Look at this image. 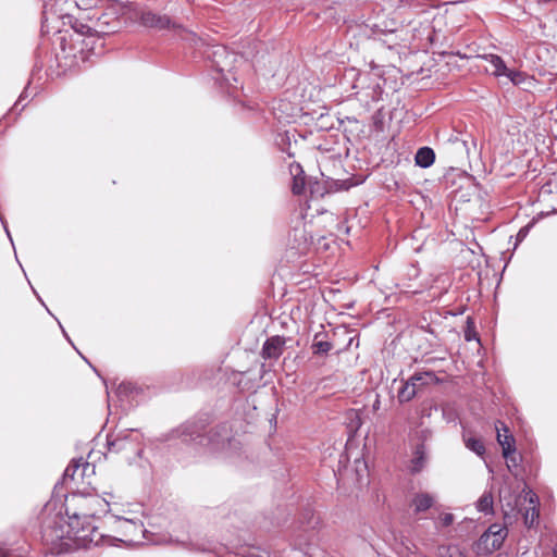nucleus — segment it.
Returning a JSON list of instances; mask_svg holds the SVG:
<instances>
[{"mask_svg":"<svg viewBox=\"0 0 557 557\" xmlns=\"http://www.w3.org/2000/svg\"><path fill=\"white\" fill-rule=\"evenodd\" d=\"M499 500L504 521L506 524H513L519 517L523 518L528 528L534 527L540 517L537 495L530 488L524 487L521 492L502 490Z\"/></svg>","mask_w":557,"mask_h":557,"instance_id":"obj_1","label":"nucleus"},{"mask_svg":"<svg viewBox=\"0 0 557 557\" xmlns=\"http://www.w3.org/2000/svg\"><path fill=\"white\" fill-rule=\"evenodd\" d=\"M66 515L69 517V521H65L64 517L60 513H55L44 521L41 537L47 544L55 545L63 539L87 537V534H85V525L83 524L82 528H78L76 520L71 519L72 513H70L69 508H66Z\"/></svg>","mask_w":557,"mask_h":557,"instance_id":"obj_2","label":"nucleus"},{"mask_svg":"<svg viewBox=\"0 0 557 557\" xmlns=\"http://www.w3.org/2000/svg\"><path fill=\"white\" fill-rule=\"evenodd\" d=\"M79 511H73L71 519H75L79 524V520L83 519L86 531L89 529V518L96 517L98 513L106 511L108 503L96 496V495H73L71 499Z\"/></svg>","mask_w":557,"mask_h":557,"instance_id":"obj_3","label":"nucleus"},{"mask_svg":"<svg viewBox=\"0 0 557 557\" xmlns=\"http://www.w3.org/2000/svg\"><path fill=\"white\" fill-rule=\"evenodd\" d=\"M139 24L147 28H152L156 30H164V29H181L184 35H181L183 39L190 40L194 44L200 41L201 39L196 36L195 33L185 30L172 21L170 16L166 14L157 13L152 10H143L138 14Z\"/></svg>","mask_w":557,"mask_h":557,"instance_id":"obj_4","label":"nucleus"},{"mask_svg":"<svg viewBox=\"0 0 557 557\" xmlns=\"http://www.w3.org/2000/svg\"><path fill=\"white\" fill-rule=\"evenodd\" d=\"M216 432L206 431L203 422L189 421L181 426L180 436L184 443L196 444L200 446H212L216 448L220 441L215 438Z\"/></svg>","mask_w":557,"mask_h":557,"instance_id":"obj_5","label":"nucleus"},{"mask_svg":"<svg viewBox=\"0 0 557 557\" xmlns=\"http://www.w3.org/2000/svg\"><path fill=\"white\" fill-rule=\"evenodd\" d=\"M140 435L136 430L126 429L107 436L108 450L110 453H121L129 450L134 454L140 453Z\"/></svg>","mask_w":557,"mask_h":557,"instance_id":"obj_6","label":"nucleus"},{"mask_svg":"<svg viewBox=\"0 0 557 557\" xmlns=\"http://www.w3.org/2000/svg\"><path fill=\"white\" fill-rule=\"evenodd\" d=\"M203 53L208 59H211L212 66L219 74L215 79L227 81L225 73L230 72L234 54H231L224 46L220 45L208 47Z\"/></svg>","mask_w":557,"mask_h":557,"instance_id":"obj_7","label":"nucleus"},{"mask_svg":"<svg viewBox=\"0 0 557 557\" xmlns=\"http://www.w3.org/2000/svg\"><path fill=\"white\" fill-rule=\"evenodd\" d=\"M86 18L90 22L95 21L92 26H87V32L92 29L101 34L114 33L116 24L119 23L110 14L100 12L99 9L92 12V14H87Z\"/></svg>","mask_w":557,"mask_h":557,"instance_id":"obj_8","label":"nucleus"},{"mask_svg":"<svg viewBox=\"0 0 557 557\" xmlns=\"http://www.w3.org/2000/svg\"><path fill=\"white\" fill-rule=\"evenodd\" d=\"M115 519L119 523V530L122 531L126 537H128V541H135L137 535L146 537V529L144 528L141 520L120 516H116Z\"/></svg>","mask_w":557,"mask_h":557,"instance_id":"obj_9","label":"nucleus"},{"mask_svg":"<svg viewBox=\"0 0 557 557\" xmlns=\"http://www.w3.org/2000/svg\"><path fill=\"white\" fill-rule=\"evenodd\" d=\"M73 0H44V16L48 18V14L63 17L71 14Z\"/></svg>","mask_w":557,"mask_h":557,"instance_id":"obj_10","label":"nucleus"},{"mask_svg":"<svg viewBox=\"0 0 557 557\" xmlns=\"http://www.w3.org/2000/svg\"><path fill=\"white\" fill-rule=\"evenodd\" d=\"M285 341L280 336H273L265 341L262 347V357L264 359H278L283 352Z\"/></svg>","mask_w":557,"mask_h":557,"instance_id":"obj_11","label":"nucleus"},{"mask_svg":"<svg viewBox=\"0 0 557 557\" xmlns=\"http://www.w3.org/2000/svg\"><path fill=\"white\" fill-rule=\"evenodd\" d=\"M418 376H410L407 381H404L397 393V398L400 404L410 401L419 392L418 388Z\"/></svg>","mask_w":557,"mask_h":557,"instance_id":"obj_12","label":"nucleus"},{"mask_svg":"<svg viewBox=\"0 0 557 557\" xmlns=\"http://www.w3.org/2000/svg\"><path fill=\"white\" fill-rule=\"evenodd\" d=\"M289 171L293 176L292 191L295 195H301L306 187L305 172L298 163L292 164Z\"/></svg>","mask_w":557,"mask_h":557,"instance_id":"obj_13","label":"nucleus"},{"mask_svg":"<svg viewBox=\"0 0 557 557\" xmlns=\"http://www.w3.org/2000/svg\"><path fill=\"white\" fill-rule=\"evenodd\" d=\"M503 425V430H504V434L500 433V430L498 428H496L497 430V441L499 443V445L502 446L503 448V455L505 458H508L509 455H513L515 451H516V448H515V438L511 434H508L509 430L507 429V426L502 423Z\"/></svg>","mask_w":557,"mask_h":557,"instance_id":"obj_14","label":"nucleus"},{"mask_svg":"<svg viewBox=\"0 0 557 557\" xmlns=\"http://www.w3.org/2000/svg\"><path fill=\"white\" fill-rule=\"evenodd\" d=\"M434 504V497L429 493H418L411 499L414 513L424 512Z\"/></svg>","mask_w":557,"mask_h":557,"instance_id":"obj_15","label":"nucleus"},{"mask_svg":"<svg viewBox=\"0 0 557 557\" xmlns=\"http://www.w3.org/2000/svg\"><path fill=\"white\" fill-rule=\"evenodd\" d=\"M414 161L420 168L426 169L434 163L435 153L430 147H421L416 153Z\"/></svg>","mask_w":557,"mask_h":557,"instance_id":"obj_16","label":"nucleus"},{"mask_svg":"<svg viewBox=\"0 0 557 557\" xmlns=\"http://www.w3.org/2000/svg\"><path fill=\"white\" fill-rule=\"evenodd\" d=\"M483 59L491 64L492 74L496 77L504 76V74L507 73L508 67L499 55L490 53L485 54Z\"/></svg>","mask_w":557,"mask_h":557,"instance_id":"obj_17","label":"nucleus"},{"mask_svg":"<svg viewBox=\"0 0 557 557\" xmlns=\"http://www.w3.org/2000/svg\"><path fill=\"white\" fill-rule=\"evenodd\" d=\"M494 500H493V494L491 491H485L478 502L475 503L476 510L479 512H482L484 515L493 513L494 511Z\"/></svg>","mask_w":557,"mask_h":557,"instance_id":"obj_18","label":"nucleus"},{"mask_svg":"<svg viewBox=\"0 0 557 557\" xmlns=\"http://www.w3.org/2000/svg\"><path fill=\"white\" fill-rule=\"evenodd\" d=\"M426 462V451L425 446L423 444H419L416 446L413 458L411 460V471L419 472L422 470Z\"/></svg>","mask_w":557,"mask_h":557,"instance_id":"obj_19","label":"nucleus"},{"mask_svg":"<svg viewBox=\"0 0 557 557\" xmlns=\"http://www.w3.org/2000/svg\"><path fill=\"white\" fill-rule=\"evenodd\" d=\"M466 447L475 453L478 456H483L485 453V446L482 440L476 437H463Z\"/></svg>","mask_w":557,"mask_h":557,"instance_id":"obj_20","label":"nucleus"},{"mask_svg":"<svg viewBox=\"0 0 557 557\" xmlns=\"http://www.w3.org/2000/svg\"><path fill=\"white\" fill-rule=\"evenodd\" d=\"M412 376H418V388L420 389L423 385L437 383L438 379L433 371L416 372Z\"/></svg>","mask_w":557,"mask_h":557,"instance_id":"obj_21","label":"nucleus"},{"mask_svg":"<svg viewBox=\"0 0 557 557\" xmlns=\"http://www.w3.org/2000/svg\"><path fill=\"white\" fill-rule=\"evenodd\" d=\"M101 2H103V0H73V8L81 11H96Z\"/></svg>","mask_w":557,"mask_h":557,"instance_id":"obj_22","label":"nucleus"},{"mask_svg":"<svg viewBox=\"0 0 557 557\" xmlns=\"http://www.w3.org/2000/svg\"><path fill=\"white\" fill-rule=\"evenodd\" d=\"M491 539L492 536L484 532L475 543V552L480 555L492 554V552H485V549H483V546L488 547L491 545Z\"/></svg>","mask_w":557,"mask_h":557,"instance_id":"obj_23","label":"nucleus"},{"mask_svg":"<svg viewBox=\"0 0 557 557\" xmlns=\"http://www.w3.org/2000/svg\"><path fill=\"white\" fill-rule=\"evenodd\" d=\"M507 536V532L506 533H498L496 534V536H493L491 540V545L487 547V546H483V549H485V552H494L496 549H499L500 546L503 545L504 543V540L506 539Z\"/></svg>","mask_w":557,"mask_h":557,"instance_id":"obj_24","label":"nucleus"},{"mask_svg":"<svg viewBox=\"0 0 557 557\" xmlns=\"http://www.w3.org/2000/svg\"><path fill=\"white\" fill-rule=\"evenodd\" d=\"M313 354H327L332 349V344L326 341L314 339L312 344Z\"/></svg>","mask_w":557,"mask_h":557,"instance_id":"obj_25","label":"nucleus"},{"mask_svg":"<svg viewBox=\"0 0 557 557\" xmlns=\"http://www.w3.org/2000/svg\"><path fill=\"white\" fill-rule=\"evenodd\" d=\"M309 190L312 197H322L325 194V188L318 181L309 183Z\"/></svg>","mask_w":557,"mask_h":557,"instance_id":"obj_26","label":"nucleus"},{"mask_svg":"<svg viewBox=\"0 0 557 557\" xmlns=\"http://www.w3.org/2000/svg\"><path fill=\"white\" fill-rule=\"evenodd\" d=\"M82 465L79 463V461H75L73 460L67 467L66 469L64 470V478L67 479V478H71L73 479L76 471L78 470V468L81 467Z\"/></svg>","mask_w":557,"mask_h":557,"instance_id":"obj_27","label":"nucleus"},{"mask_svg":"<svg viewBox=\"0 0 557 557\" xmlns=\"http://www.w3.org/2000/svg\"><path fill=\"white\" fill-rule=\"evenodd\" d=\"M504 76L508 77L515 85H518L522 82L523 74L519 71L507 69V73Z\"/></svg>","mask_w":557,"mask_h":557,"instance_id":"obj_28","label":"nucleus"},{"mask_svg":"<svg viewBox=\"0 0 557 557\" xmlns=\"http://www.w3.org/2000/svg\"><path fill=\"white\" fill-rule=\"evenodd\" d=\"M506 532H507V529L497 523L490 525L488 529L485 531V533H487L492 537L496 536V534H498V533H506Z\"/></svg>","mask_w":557,"mask_h":557,"instance_id":"obj_29","label":"nucleus"},{"mask_svg":"<svg viewBox=\"0 0 557 557\" xmlns=\"http://www.w3.org/2000/svg\"><path fill=\"white\" fill-rule=\"evenodd\" d=\"M454 522L453 513H445L441 517V523L443 527H449Z\"/></svg>","mask_w":557,"mask_h":557,"instance_id":"obj_30","label":"nucleus"},{"mask_svg":"<svg viewBox=\"0 0 557 557\" xmlns=\"http://www.w3.org/2000/svg\"><path fill=\"white\" fill-rule=\"evenodd\" d=\"M528 233H529V226H524V227L520 228V231L518 232V235H517V239L519 242L523 240L527 237Z\"/></svg>","mask_w":557,"mask_h":557,"instance_id":"obj_31","label":"nucleus"},{"mask_svg":"<svg viewBox=\"0 0 557 557\" xmlns=\"http://www.w3.org/2000/svg\"><path fill=\"white\" fill-rule=\"evenodd\" d=\"M507 459V466L510 471H512V468L517 467V460L516 457L512 455H509Z\"/></svg>","mask_w":557,"mask_h":557,"instance_id":"obj_32","label":"nucleus"},{"mask_svg":"<svg viewBox=\"0 0 557 557\" xmlns=\"http://www.w3.org/2000/svg\"><path fill=\"white\" fill-rule=\"evenodd\" d=\"M0 557H23V556L16 555L14 553L0 552Z\"/></svg>","mask_w":557,"mask_h":557,"instance_id":"obj_33","label":"nucleus"},{"mask_svg":"<svg viewBox=\"0 0 557 557\" xmlns=\"http://www.w3.org/2000/svg\"><path fill=\"white\" fill-rule=\"evenodd\" d=\"M129 387V384H124L122 383L120 386H119V393H122V392H126Z\"/></svg>","mask_w":557,"mask_h":557,"instance_id":"obj_34","label":"nucleus"},{"mask_svg":"<svg viewBox=\"0 0 557 557\" xmlns=\"http://www.w3.org/2000/svg\"><path fill=\"white\" fill-rule=\"evenodd\" d=\"M379 408H380V400H379V398H376L374 404H373V409L377 410Z\"/></svg>","mask_w":557,"mask_h":557,"instance_id":"obj_35","label":"nucleus"},{"mask_svg":"<svg viewBox=\"0 0 557 557\" xmlns=\"http://www.w3.org/2000/svg\"><path fill=\"white\" fill-rule=\"evenodd\" d=\"M191 549H195V550H201V552H206L208 550L207 547H193Z\"/></svg>","mask_w":557,"mask_h":557,"instance_id":"obj_36","label":"nucleus"},{"mask_svg":"<svg viewBox=\"0 0 557 557\" xmlns=\"http://www.w3.org/2000/svg\"><path fill=\"white\" fill-rule=\"evenodd\" d=\"M465 337H466L467 341H471V338H472L471 337V333L466 332Z\"/></svg>","mask_w":557,"mask_h":557,"instance_id":"obj_37","label":"nucleus"},{"mask_svg":"<svg viewBox=\"0 0 557 557\" xmlns=\"http://www.w3.org/2000/svg\"><path fill=\"white\" fill-rule=\"evenodd\" d=\"M350 73L352 74V76H354V77H356V76H359V75H360L359 73L355 72V70H351V71H350Z\"/></svg>","mask_w":557,"mask_h":557,"instance_id":"obj_38","label":"nucleus"},{"mask_svg":"<svg viewBox=\"0 0 557 557\" xmlns=\"http://www.w3.org/2000/svg\"><path fill=\"white\" fill-rule=\"evenodd\" d=\"M62 331H63V335L69 339L66 332L64 330H62Z\"/></svg>","mask_w":557,"mask_h":557,"instance_id":"obj_39","label":"nucleus"},{"mask_svg":"<svg viewBox=\"0 0 557 557\" xmlns=\"http://www.w3.org/2000/svg\"><path fill=\"white\" fill-rule=\"evenodd\" d=\"M555 557H557V553H555Z\"/></svg>","mask_w":557,"mask_h":557,"instance_id":"obj_40","label":"nucleus"}]
</instances>
